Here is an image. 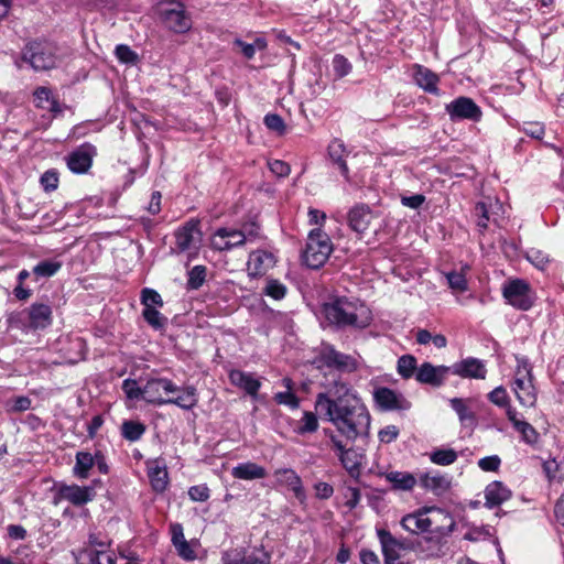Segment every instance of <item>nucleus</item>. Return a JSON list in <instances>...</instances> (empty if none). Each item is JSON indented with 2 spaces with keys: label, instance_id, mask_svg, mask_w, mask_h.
Listing matches in <instances>:
<instances>
[{
  "label": "nucleus",
  "instance_id": "1",
  "mask_svg": "<svg viewBox=\"0 0 564 564\" xmlns=\"http://www.w3.org/2000/svg\"><path fill=\"white\" fill-rule=\"evenodd\" d=\"M325 387L327 391L316 397L315 410L348 442L354 443L358 437L367 435L370 413L350 386L340 379H333Z\"/></svg>",
  "mask_w": 564,
  "mask_h": 564
},
{
  "label": "nucleus",
  "instance_id": "2",
  "mask_svg": "<svg viewBox=\"0 0 564 564\" xmlns=\"http://www.w3.org/2000/svg\"><path fill=\"white\" fill-rule=\"evenodd\" d=\"M322 312L330 325L340 329L348 327L362 329L372 321L371 312L364 303L345 296L324 303Z\"/></svg>",
  "mask_w": 564,
  "mask_h": 564
},
{
  "label": "nucleus",
  "instance_id": "3",
  "mask_svg": "<svg viewBox=\"0 0 564 564\" xmlns=\"http://www.w3.org/2000/svg\"><path fill=\"white\" fill-rule=\"evenodd\" d=\"M333 251L330 238L321 228L310 231L306 246L302 252L303 263L311 269L323 267Z\"/></svg>",
  "mask_w": 564,
  "mask_h": 564
},
{
  "label": "nucleus",
  "instance_id": "4",
  "mask_svg": "<svg viewBox=\"0 0 564 564\" xmlns=\"http://www.w3.org/2000/svg\"><path fill=\"white\" fill-rule=\"evenodd\" d=\"M512 391L522 406L532 408L535 405L536 390L533 384L532 367L527 358H517Z\"/></svg>",
  "mask_w": 564,
  "mask_h": 564
},
{
  "label": "nucleus",
  "instance_id": "5",
  "mask_svg": "<svg viewBox=\"0 0 564 564\" xmlns=\"http://www.w3.org/2000/svg\"><path fill=\"white\" fill-rule=\"evenodd\" d=\"M158 17L161 23L174 33L183 34L192 28V20L184 3L177 0L160 3Z\"/></svg>",
  "mask_w": 564,
  "mask_h": 564
},
{
  "label": "nucleus",
  "instance_id": "6",
  "mask_svg": "<svg viewBox=\"0 0 564 564\" xmlns=\"http://www.w3.org/2000/svg\"><path fill=\"white\" fill-rule=\"evenodd\" d=\"M22 61L34 70H47L56 65V47L46 41L29 42L22 50Z\"/></svg>",
  "mask_w": 564,
  "mask_h": 564
},
{
  "label": "nucleus",
  "instance_id": "7",
  "mask_svg": "<svg viewBox=\"0 0 564 564\" xmlns=\"http://www.w3.org/2000/svg\"><path fill=\"white\" fill-rule=\"evenodd\" d=\"M53 322V311L50 304L35 302L23 310L14 318V323L23 332L42 330L51 326Z\"/></svg>",
  "mask_w": 564,
  "mask_h": 564
},
{
  "label": "nucleus",
  "instance_id": "8",
  "mask_svg": "<svg viewBox=\"0 0 564 564\" xmlns=\"http://www.w3.org/2000/svg\"><path fill=\"white\" fill-rule=\"evenodd\" d=\"M326 436L329 437L333 448L337 452V456L347 470V473L356 480L360 477V468L364 460V455L358 453L355 448L346 447L341 438L330 430H324Z\"/></svg>",
  "mask_w": 564,
  "mask_h": 564
},
{
  "label": "nucleus",
  "instance_id": "9",
  "mask_svg": "<svg viewBox=\"0 0 564 564\" xmlns=\"http://www.w3.org/2000/svg\"><path fill=\"white\" fill-rule=\"evenodd\" d=\"M502 296L508 304L520 311H529L534 304L530 284L522 279H513L505 283Z\"/></svg>",
  "mask_w": 564,
  "mask_h": 564
},
{
  "label": "nucleus",
  "instance_id": "10",
  "mask_svg": "<svg viewBox=\"0 0 564 564\" xmlns=\"http://www.w3.org/2000/svg\"><path fill=\"white\" fill-rule=\"evenodd\" d=\"M445 111L453 122L463 120L479 122L482 118L481 108L466 96H459L446 104Z\"/></svg>",
  "mask_w": 564,
  "mask_h": 564
},
{
  "label": "nucleus",
  "instance_id": "11",
  "mask_svg": "<svg viewBox=\"0 0 564 564\" xmlns=\"http://www.w3.org/2000/svg\"><path fill=\"white\" fill-rule=\"evenodd\" d=\"M318 361L327 368L341 372H352L358 369V361L355 357L336 350L332 345H323Z\"/></svg>",
  "mask_w": 564,
  "mask_h": 564
},
{
  "label": "nucleus",
  "instance_id": "12",
  "mask_svg": "<svg viewBox=\"0 0 564 564\" xmlns=\"http://www.w3.org/2000/svg\"><path fill=\"white\" fill-rule=\"evenodd\" d=\"M95 496L96 491L93 486L62 484L57 487L54 503L57 505L59 500H66L74 506L80 507L93 501Z\"/></svg>",
  "mask_w": 564,
  "mask_h": 564
},
{
  "label": "nucleus",
  "instance_id": "13",
  "mask_svg": "<svg viewBox=\"0 0 564 564\" xmlns=\"http://www.w3.org/2000/svg\"><path fill=\"white\" fill-rule=\"evenodd\" d=\"M96 155V147L85 142L67 154L66 165L74 174H85L90 170Z\"/></svg>",
  "mask_w": 564,
  "mask_h": 564
},
{
  "label": "nucleus",
  "instance_id": "14",
  "mask_svg": "<svg viewBox=\"0 0 564 564\" xmlns=\"http://www.w3.org/2000/svg\"><path fill=\"white\" fill-rule=\"evenodd\" d=\"M245 245L246 237L238 229L231 227H219L210 237L212 249L219 252H228Z\"/></svg>",
  "mask_w": 564,
  "mask_h": 564
},
{
  "label": "nucleus",
  "instance_id": "15",
  "mask_svg": "<svg viewBox=\"0 0 564 564\" xmlns=\"http://www.w3.org/2000/svg\"><path fill=\"white\" fill-rule=\"evenodd\" d=\"M373 400L381 411H408L412 405L402 393L387 387L376 388Z\"/></svg>",
  "mask_w": 564,
  "mask_h": 564
},
{
  "label": "nucleus",
  "instance_id": "16",
  "mask_svg": "<svg viewBox=\"0 0 564 564\" xmlns=\"http://www.w3.org/2000/svg\"><path fill=\"white\" fill-rule=\"evenodd\" d=\"M449 373H452L451 366H434L433 364L425 361L419 366L415 373V380L422 384L438 388L445 383Z\"/></svg>",
  "mask_w": 564,
  "mask_h": 564
},
{
  "label": "nucleus",
  "instance_id": "17",
  "mask_svg": "<svg viewBox=\"0 0 564 564\" xmlns=\"http://www.w3.org/2000/svg\"><path fill=\"white\" fill-rule=\"evenodd\" d=\"M180 387L175 386L170 379L166 378H151L142 387L144 393V401L152 404H165L162 393L178 392Z\"/></svg>",
  "mask_w": 564,
  "mask_h": 564
},
{
  "label": "nucleus",
  "instance_id": "18",
  "mask_svg": "<svg viewBox=\"0 0 564 564\" xmlns=\"http://www.w3.org/2000/svg\"><path fill=\"white\" fill-rule=\"evenodd\" d=\"M429 534H436L445 539L453 532L455 520L448 511L429 507Z\"/></svg>",
  "mask_w": 564,
  "mask_h": 564
},
{
  "label": "nucleus",
  "instance_id": "19",
  "mask_svg": "<svg viewBox=\"0 0 564 564\" xmlns=\"http://www.w3.org/2000/svg\"><path fill=\"white\" fill-rule=\"evenodd\" d=\"M452 373L465 379H485L487 368L482 360L475 357H467L451 366Z\"/></svg>",
  "mask_w": 564,
  "mask_h": 564
},
{
  "label": "nucleus",
  "instance_id": "20",
  "mask_svg": "<svg viewBox=\"0 0 564 564\" xmlns=\"http://www.w3.org/2000/svg\"><path fill=\"white\" fill-rule=\"evenodd\" d=\"M377 536L381 545L384 564H401L399 560L402 550L400 549L399 539L383 528L377 529Z\"/></svg>",
  "mask_w": 564,
  "mask_h": 564
},
{
  "label": "nucleus",
  "instance_id": "21",
  "mask_svg": "<svg viewBox=\"0 0 564 564\" xmlns=\"http://www.w3.org/2000/svg\"><path fill=\"white\" fill-rule=\"evenodd\" d=\"M224 564H270L268 553L261 551L247 552L245 550L227 551L221 557Z\"/></svg>",
  "mask_w": 564,
  "mask_h": 564
},
{
  "label": "nucleus",
  "instance_id": "22",
  "mask_svg": "<svg viewBox=\"0 0 564 564\" xmlns=\"http://www.w3.org/2000/svg\"><path fill=\"white\" fill-rule=\"evenodd\" d=\"M401 527L409 533L429 534V507H423L402 517Z\"/></svg>",
  "mask_w": 564,
  "mask_h": 564
},
{
  "label": "nucleus",
  "instance_id": "23",
  "mask_svg": "<svg viewBox=\"0 0 564 564\" xmlns=\"http://www.w3.org/2000/svg\"><path fill=\"white\" fill-rule=\"evenodd\" d=\"M413 79L415 84L425 93L440 96V76L430 68L414 64L413 65Z\"/></svg>",
  "mask_w": 564,
  "mask_h": 564
},
{
  "label": "nucleus",
  "instance_id": "24",
  "mask_svg": "<svg viewBox=\"0 0 564 564\" xmlns=\"http://www.w3.org/2000/svg\"><path fill=\"white\" fill-rule=\"evenodd\" d=\"M175 246L178 252H185L192 249L195 240H199L200 229L197 220H189L183 227L175 231Z\"/></svg>",
  "mask_w": 564,
  "mask_h": 564
},
{
  "label": "nucleus",
  "instance_id": "25",
  "mask_svg": "<svg viewBox=\"0 0 564 564\" xmlns=\"http://www.w3.org/2000/svg\"><path fill=\"white\" fill-rule=\"evenodd\" d=\"M275 263L274 256L264 250L252 251L247 263L248 274L251 278L262 276Z\"/></svg>",
  "mask_w": 564,
  "mask_h": 564
},
{
  "label": "nucleus",
  "instance_id": "26",
  "mask_svg": "<svg viewBox=\"0 0 564 564\" xmlns=\"http://www.w3.org/2000/svg\"><path fill=\"white\" fill-rule=\"evenodd\" d=\"M416 554L423 558L440 557L444 554L445 539L427 534L417 539Z\"/></svg>",
  "mask_w": 564,
  "mask_h": 564
},
{
  "label": "nucleus",
  "instance_id": "27",
  "mask_svg": "<svg viewBox=\"0 0 564 564\" xmlns=\"http://www.w3.org/2000/svg\"><path fill=\"white\" fill-rule=\"evenodd\" d=\"M485 506L489 509L502 505L512 496L511 490L501 481H492L485 488Z\"/></svg>",
  "mask_w": 564,
  "mask_h": 564
},
{
  "label": "nucleus",
  "instance_id": "28",
  "mask_svg": "<svg viewBox=\"0 0 564 564\" xmlns=\"http://www.w3.org/2000/svg\"><path fill=\"white\" fill-rule=\"evenodd\" d=\"M371 218V212L365 205L355 206L348 213L349 227L357 234H364L368 229Z\"/></svg>",
  "mask_w": 564,
  "mask_h": 564
},
{
  "label": "nucleus",
  "instance_id": "29",
  "mask_svg": "<svg viewBox=\"0 0 564 564\" xmlns=\"http://www.w3.org/2000/svg\"><path fill=\"white\" fill-rule=\"evenodd\" d=\"M229 379L234 386L243 389L251 397H256L261 387L260 381L252 373L241 370H231Z\"/></svg>",
  "mask_w": 564,
  "mask_h": 564
},
{
  "label": "nucleus",
  "instance_id": "30",
  "mask_svg": "<svg viewBox=\"0 0 564 564\" xmlns=\"http://www.w3.org/2000/svg\"><path fill=\"white\" fill-rule=\"evenodd\" d=\"M148 477L152 489L156 492H163L169 485L167 470L158 459L148 462Z\"/></svg>",
  "mask_w": 564,
  "mask_h": 564
},
{
  "label": "nucleus",
  "instance_id": "31",
  "mask_svg": "<svg viewBox=\"0 0 564 564\" xmlns=\"http://www.w3.org/2000/svg\"><path fill=\"white\" fill-rule=\"evenodd\" d=\"M231 476L240 480L262 479L267 476L264 467L253 463H240L231 469Z\"/></svg>",
  "mask_w": 564,
  "mask_h": 564
},
{
  "label": "nucleus",
  "instance_id": "32",
  "mask_svg": "<svg viewBox=\"0 0 564 564\" xmlns=\"http://www.w3.org/2000/svg\"><path fill=\"white\" fill-rule=\"evenodd\" d=\"M328 155L333 164L337 165L341 175L349 181V169L346 163V147L343 141L335 139L328 145Z\"/></svg>",
  "mask_w": 564,
  "mask_h": 564
},
{
  "label": "nucleus",
  "instance_id": "33",
  "mask_svg": "<svg viewBox=\"0 0 564 564\" xmlns=\"http://www.w3.org/2000/svg\"><path fill=\"white\" fill-rule=\"evenodd\" d=\"M34 104L37 108L48 110L54 115L63 112L61 104L52 96V91L47 87H37L34 90Z\"/></svg>",
  "mask_w": 564,
  "mask_h": 564
},
{
  "label": "nucleus",
  "instance_id": "34",
  "mask_svg": "<svg viewBox=\"0 0 564 564\" xmlns=\"http://www.w3.org/2000/svg\"><path fill=\"white\" fill-rule=\"evenodd\" d=\"M280 484L286 485L295 494V497L303 499L305 497L302 480L300 476L291 468L278 469L274 473Z\"/></svg>",
  "mask_w": 564,
  "mask_h": 564
},
{
  "label": "nucleus",
  "instance_id": "35",
  "mask_svg": "<svg viewBox=\"0 0 564 564\" xmlns=\"http://www.w3.org/2000/svg\"><path fill=\"white\" fill-rule=\"evenodd\" d=\"M384 478L392 485L393 490L410 491L416 485L415 477L408 471H389Z\"/></svg>",
  "mask_w": 564,
  "mask_h": 564
},
{
  "label": "nucleus",
  "instance_id": "36",
  "mask_svg": "<svg viewBox=\"0 0 564 564\" xmlns=\"http://www.w3.org/2000/svg\"><path fill=\"white\" fill-rule=\"evenodd\" d=\"M178 391H182L183 393L175 398L166 399L165 404H175L183 410H192L197 405L198 399L196 388L194 386L180 388Z\"/></svg>",
  "mask_w": 564,
  "mask_h": 564
},
{
  "label": "nucleus",
  "instance_id": "37",
  "mask_svg": "<svg viewBox=\"0 0 564 564\" xmlns=\"http://www.w3.org/2000/svg\"><path fill=\"white\" fill-rule=\"evenodd\" d=\"M421 485L435 495H443L448 490L451 481L446 476L440 474H424L420 478Z\"/></svg>",
  "mask_w": 564,
  "mask_h": 564
},
{
  "label": "nucleus",
  "instance_id": "38",
  "mask_svg": "<svg viewBox=\"0 0 564 564\" xmlns=\"http://www.w3.org/2000/svg\"><path fill=\"white\" fill-rule=\"evenodd\" d=\"M63 267V262L57 258L45 259L33 267L32 273L35 281L54 276Z\"/></svg>",
  "mask_w": 564,
  "mask_h": 564
},
{
  "label": "nucleus",
  "instance_id": "39",
  "mask_svg": "<svg viewBox=\"0 0 564 564\" xmlns=\"http://www.w3.org/2000/svg\"><path fill=\"white\" fill-rule=\"evenodd\" d=\"M91 453L79 451L75 455V465L72 469L74 477L78 479H87L90 475V469L94 467Z\"/></svg>",
  "mask_w": 564,
  "mask_h": 564
},
{
  "label": "nucleus",
  "instance_id": "40",
  "mask_svg": "<svg viewBox=\"0 0 564 564\" xmlns=\"http://www.w3.org/2000/svg\"><path fill=\"white\" fill-rule=\"evenodd\" d=\"M142 317L154 330H165L169 319L158 308H143Z\"/></svg>",
  "mask_w": 564,
  "mask_h": 564
},
{
  "label": "nucleus",
  "instance_id": "41",
  "mask_svg": "<svg viewBox=\"0 0 564 564\" xmlns=\"http://www.w3.org/2000/svg\"><path fill=\"white\" fill-rule=\"evenodd\" d=\"M145 433V425L138 421H124L121 425V435L129 442L139 441Z\"/></svg>",
  "mask_w": 564,
  "mask_h": 564
},
{
  "label": "nucleus",
  "instance_id": "42",
  "mask_svg": "<svg viewBox=\"0 0 564 564\" xmlns=\"http://www.w3.org/2000/svg\"><path fill=\"white\" fill-rule=\"evenodd\" d=\"M100 549H91L87 552L90 564H116L113 552L107 551L104 543H97Z\"/></svg>",
  "mask_w": 564,
  "mask_h": 564
},
{
  "label": "nucleus",
  "instance_id": "43",
  "mask_svg": "<svg viewBox=\"0 0 564 564\" xmlns=\"http://www.w3.org/2000/svg\"><path fill=\"white\" fill-rule=\"evenodd\" d=\"M417 368L416 358L412 355H403L398 359L397 370L403 379L415 376Z\"/></svg>",
  "mask_w": 564,
  "mask_h": 564
},
{
  "label": "nucleus",
  "instance_id": "44",
  "mask_svg": "<svg viewBox=\"0 0 564 564\" xmlns=\"http://www.w3.org/2000/svg\"><path fill=\"white\" fill-rule=\"evenodd\" d=\"M457 457L453 448H436L430 454L431 462L440 466H448L455 463Z\"/></svg>",
  "mask_w": 564,
  "mask_h": 564
},
{
  "label": "nucleus",
  "instance_id": "45",
  "mask_svg": "<svg viewBox=\"0 0 564 564\" xmlns=\"http://www.w3.org/2000/svg\"><path fill=\"white\" fill-rule=\"evenodd\" d=\"M140 302L143 308H160L163 307L164 302L161 294L154 289L144 288L141 291Z\"/></svg>",
  "mask_w": 564,
  "mask_h": 564
},
{
  "label": "nucleus",
  "instance_id": "46",
  "mask_svg": "<svg viewBox=\"0 0 564 564\" xmlns=\"http://www.w3.org/2000/svg\"><path fill=\"white\" fill-rule=\"evenodd\" d=\"M318 429V420L315 413L305 411L303 413L302 419L299 421V424L295 429V432L299 435H304L307 433H314Z\"/></svg>",
  "mask_w": 564,
  "mask_h": 564
},
{
  "label": "nucleus",
  "instance_id": "47",
  "mask_svg": "<svg viewBox=\"0 0 564 564\" xmlns=\"http://www.w3.org/2000/svg\"><path fill=\"white\" fill-rule=\"evenodd\" d=\"M449 404L452 406V409L456 412V414L458 415L459 417V421L462 423H467V422H474L475 421V415L474 413L468 409L465 400L460 399V398H453L449 400Z\"/></svg>",
  "mask_w": 564,
  "mask_h": 564
},
{
  "label": "nucleus",
  "instance_id": "48",
  "mask_svg": "<svg viewBox=\"0 0 564 564\" xmlns=\"http://www.w3.org/2000/svg\"><path fill=\"white\" fill-rule=\"evenodd\" d=\"M207 269L205 265H195L188 271L186 286L188 290H198L205 282Z\"/></svg>",
  "mask_w": 564,
  "mask_h": 564
},
{
  "label": "nucleus",
  "instance_id": "49",
  "mask_svg": "<svg viewBox=\"0 0 564 564\" xmlns=\"http://www.w3.org/2000/svg\"><path fill=\"white\" fill-rule=\"evenodd\" d=\"M514 430L520 433L521 441L529 445H534L539 441L538 431L525 420H523L520 424H517Z\"/></svg>",
  "mask_w": 564,
  "mask_h": 564
},
{
  "label": "nucleus",
  "instance_id": "50",
  "mask_svg": "<svg viewBox=\"0 0 564 564\" xmlns=\"http://www.w3.org/2000/svg\"><path fill=\"white\" fill-rule=\"evenodd\" d=\"M31 273L30 271H28L26 269H23L21 270L19 273H18V276H17V281H18V284L17 286L13 289V295L19 300V301H26L28 299L31 297L32 295V290L30 289H26L23 286V283L24 281L30 278Z\"/></svg>",
  "mask_w": 564,
  "mask_h": 564
},
{
  "label": "nucleus",
  "instance_id": "51",
  "mask_svg": "<svg viewBox=\"0 0 564 564\" xmlns=\"http://www.w3.org/2000/svg\"><path fill=\"white\" fill-rule=\"evenodd\" d=\"M286 291L288 289L282 282L275 279H269L263 289V294L279 301L285 296Z\"/></svg>",
  "mask_w": 564,
  "mask_h": 564
},
{
  "label": "nucleus",
  "instance_id": "52",
  "mask_svg": "<svg viewBox=\"0 0 564 564\" xmlns=\"http://www.w3.org/2000/svg\"><path fill=\"white\" fill-rule=\"evenodd\" d=\"M525 258L535 268L543 270L550 262L549 254L542 250L531 248L527 251Z\"/></svg>",
  "mask_w": 564,
  "mask_h": 564
},
{
  "label": "nucleus",
  "instance_id": "53",
  "mask_svg": "<svg viewBox=\"0 0 564 564\" xmlns=\"http://www.w3.org/2000/svg\"><path fill=\"white\" fill-rule=\"evenodd\" d=\"M263 122L269 130L276 132L279 135H283L286 132V126L282 117L276 113L265 115Z\"/></svg>",
  "mask_w": 564,
  "mask_h": 564
},
{
  "label": "nucleus",
  "instance_id": "54",
  "mask_svg": "<svg viewBox=\"0 0 564 564\" xmlns=\"http://www.w3.org/2000/svg\"><path fill=\"white\" fill-rule=\"evenodd\" d=\"M40 183L45 192L55 191L59 183L58 172L54 169L45 171L40 178Z\"/></svg>",
  "mask_w": 564,
  "mask_h": 564
},
{
  "label": "nucleus",
  "instance_id": "55",
  "mask_svg": "<svg viewBox=\"0 0 564 564\" xmlns=\"http://www.w3.org/2000/svg\"><path fill=\"white\" fill-rule=\"evenodd\" d=\"M488 400L499 408H507L510 404V398L507 390L499 386L488 393Z\"/></svg>",
  "mask_w": 564,
  "mask_h": 564
},
{
  "label": "nucleus",
  "instance_id": "56",
  "mask_svg": "<svg viewBox=\"0 0 564 564\" xmlns=\"http://www.w3.org/2000/svg\"><path fill=\"white\" fill-rule=\"evenodd\" d=\"M333 69L337 77H344L351 72L350 62L341 54H336L333 58Z\"/></svg>",
  "mask_w": 564,
  "mask_h": 564
},
{
  "label": "nucleus",
  "instance_id": "57",
  "mask_svg": "<svg viewBox=\"0 0 564 564\" xmlns=\"http://www.w3.org/2000/svg\"><path fill=\"white\" fill-rule=\"evenodd\" d=\"M115 54L121 63L135 64L138 62V54L126 44L117 45Z\"/></svg>",
  "mask_w": 564,
  "mask_h": 564
},
{
  "label": "nucleus",
  "instance_id": "58",
  "mask_svg": "<svg viewBox=\"0 0 564 564\" xmlns=\"http://www.w3.org/2000/svg\"><path fill=\"white\" fill-rule=\"evenodd\" d=\"M446 279L451 289L459 292L467 290L468 284L465 275L457 271H451L446 274Z\"/></svg>",
  "mask_w": 564,
  "mask_h": 564
},
{
  "label": "nucleus",
  "instance_id": "59",
  "mask_svg": "<svg viewBox=\"0 0 564 564\" xmlns=\"http://www.w3.org/2000/svg\"><path fill=\"white\" fill-rule=\"evenodd\" d=\"M521 131L532 139L542 140L545 127L541 122H523Z\"/></svg>",
  "mask_w": 564,
  "mask_h": 564
},
{
  "label": "nucleus",
  "instance_id": "60",
  "mask_svg": "<svg viewBox=\"0 0 564 564\" xmlns=\"http://www.w3.org/2000/svg\"><path fill=\"white\" fill-rule=\"evenodd\" d=\"M122 390L124 391L127 397L131 400H138V399L144 400V393L142 391V388L139 387V384L135 380H132V379L123 380Z\"/></svg>",
  "mask_w": 564,
  "mask_h": 564
},
{
  "label": "nucleus",
  "instance_id": "61",
  "mask_svg": "<svg viewBox=\"0 0 564 564\" xmlns=\"http://www.w3.org/2000/svg\"><path fill=\"white\" fill-rule=\"evenodd\" d=\"M278 404H283L294 410L300 406V399L292 391L278 392L274 395Z\"/></svg>",
  "mask_w": 564,
  "mask_h": 564
},
{
  "label": "nucleus",
  "instance_id": "62",
  "mask_svg": "<svg viewBox=\"0 0 564 564\" xmlns=\"http://www.w3.org/2000/svg\"><path fill=\"white\" fill-rule=\"evenodd\" d=\"M188 496H189L191 500H193V501L204 502L209 499L210 490L207 487V485H205V484L195 485V486L189 487Z\"/></svg>",
  "mask_w": 564,
  "mask_h": 564
},
{
  "label": "nucleus",
  "instance_id": "63",
  "mask_svg": "<svg viewBox=\"0 0 564 564\" xmlns=\"http://www.w3.org/2000/svg\"><path fill=\"white\" fill-rule=\"evenodd\" d=\"M475 214L478 217L477 227L482 234L488 228L489 215L485 203H477L475 206Z\"/></svg>",
  "mask_w": 564,
  "mask_h": 564
},
{
  "label": "nucleus",
  "instance_id": "64",
  "mask_svg": "<svg viewBox=\"0 0 564 564\" xmlns=\"http://www.w3.org/2000/svg\"><path fill=\"white\" fill-rule=\"evenodd\" d=\"M245 237L246 243L252 242L260 237V226L256 221L246 223L241 229H238Z\"/></svg>",
  "mask_w": 564,
  "mask_h": 564
}]
</instances>
